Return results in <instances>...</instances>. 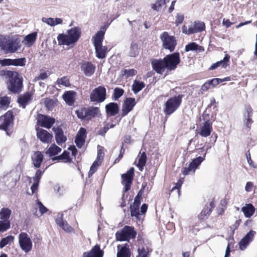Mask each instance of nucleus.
I'll return each mask as SVG.
<instances>
[{
  "instance_id": "obj_1",
  "label": "nucleus",
  "mask_w": 257,
  "mask_h": 257,
  "mask_svg": "<svg viewBox=\"0 0 257 257\" xmlns=\"http://www.w3.org/2000/svg\"><path fill=\"white\" fill-rule=\"evenodd\" d=\"M180 61L179 54L174 53L166 56L162 60H153L152 65L154 70L157 73L162 74L166 68L169 70L175 69Z\"/></svg>"
},
{
  "instance_id": "obj_2",
  "label": "nucleus",
  "mask_w": 257,
  "mask_h": 257,
  "mask_svg": "<svg viewBox=\"0 0 257 257\" xmlns=\"http://www.w3.org/2000/svg\"><path fill=\"white\" fill-rule=\"evenodd\" d=\"M22 46L20 37L16 35H0V48L5 53H14L20 49Z\"/></svg>"
},
{
  "instance_id": "obj_3",
  "label": "nucleus",
  "mask_w": 257,
  "mask_h": 257,
  "mask_svg": "<svg viewBox=\"0 0 257 257\" xmlns=\"http://www.w3.org/2000/svg\"><path fill=\"white\" fill-rule=\"evenodd\" d=\"M81 29L76 27L68 30L66 34H60L57 37L59 45L70 46L76 43L80 37Z\"/></svg>"
},
{
  "instance_id": "obj_4",
  "label": "nucleus",
  "mask_w": 257,
  "mask_h": 257,
  "mask_svg": "<svg viewBox=\"0 0 257 257\" xmlns=\"http://www.w3.org/2000/svg\"><path fill=\"white\" fill-rule=\"evenodd\" d=\"M9 79L7 82L8 88L14 93L21 91L23 85V78L17 72L10 70L6 71L4 73Z\"/></svg>"
},
{
  "instance_id": "obj_5",
  "label": "nucleus",
  "mask_w": 257,
  "mask_h": 257,
  "mask_svg": "<svg viewBox=\"0 0 257 257\" xmlns=\"http://www.w3.org/2000/svg\"><path fill=\"white\" fill-rule=\"evenodd\" d=\"M183 95L179 94L168 99L164 103L163 111L166 115H170L180 106Z\"/></svg>"
},
{
  "instance_id": "obj_6",
  "label": "nucleus",
  "mask_w": 257,
  "mask_h": 257,
  "mask_svg": "<svg viewBox=\"0 0 257 257\" xmlns=\"http://www.w3.org/2000/svg\"><path fill=\"white\" fill-rule=\"evenodd\" d=\"M137 233L132 226H125L120 231L116 234V239L120 241L128 240L130 239L135 238Z\"/></svg>"
},
{
  "instance_id": "obj_7",
  "label": "nucleus",
  "mask_w": 257,
  "mask_h": 257,
  "mask_svg": "<svg viewBox=\"0 0 257 257\" xmlns=\"http://www.w3.org/2000/svg\"><path fill=\"white\" fill-rule=\"evenodd\" d=\"M160 39L164 49H168L170 52L174 50L177 43L173 36H170L168 32H164L160 35Z\"/></svg>"
},
{
  "instance_id": "obj_8",
  "label": "nucleus",
  "mask_w": 257,
  "mask_h": 257,
  "mask_svg": "<svg viewBox=\"0 0 257 257\" xmlns=\"http://www.w3.org/2000/svg\"><path fill=\"white\" fill-rule=\"evenodd\" d=\"M105 98L106 89L102 86L93 89L90 94V101L95 103L102 102Z\"/></svg>"
},
{
  "instance_id": "obj_9",
  "label": "nucleus",
  "mask_w": 257,
  "mask_h": 257,
  "mask_svg": "<svg viewBox=\"0 0 257 257\" xmlns=\"http://www.w3.org/2000/svg\"><path fill=\"white\" fill-rule=\"evenodd\" d=\"M19 243L21 249L26 253L29 252L32 249V241L25 232H21L19 234Z\"/></svg>"
},
{
  "instance_id": "obj_10",
  "label": "nucleus",
  "mask_w": 257,
  "mask_h": 257,
  "mask_svg": "<svg viewBox=\"0 0 257 257\" xmlns=\"http://www.w3.org/2000/svg\"><path fill=\"white\" fill-rule=\"evenodd\" d=\"M134 175V168H131L127 172L121 175L122 184L124 186V192H127L130 189Z\"/></svg>"
},
{
  "instance_id": "obj_11",
  "label": "nucleus",
  "mask_w": 257,
  "mask_h": 257,
  "mask_svg": "<svg viewBox=\"0 0 257 257\" xmlns=\"http://www.w3.org/2000/svg\"><path fill=\"white\" fill-rule=\"evenodd\" d=\"M13 111L9 110L0 117V129L6 130L13 121Z\"/></svg>"
},
{
  "instance_id": "obj_12",
  "label": "nucleus",
  "mask_w": 257,
  "mask_h": 257,
  "mask_svg": "<svg viewBox=\"0 0 257 257\" xmlns=\"http://www.w3.org/2000/svg\"><path fill=\"white\" fill-rule=\"evenodd\" d=\"M55 122V120L54 118L42 114L39 115L37 118L38 124L48 129L50 128Z\"/></svg>"
},
{
  "instance_id": "obj_13",
  "label": "nucleus",
  "mask_w": 257,
  "mask_h": 257,
  "mask_svg": "<svg viewBox=\"0 0 257 257\" xmlns=\"http://www.w3.org/2000/svg\"><path fill=\"white\" fill-rule=\"evenodd\" d=\"M37 137L43 143L49 144L51 142L53 138L52 134L46 130L41 128H37Z\"/></svg>"
},
{
  "instance_id": "obj_14",
  "label": "nucleus",
  "mask_w": 257,
  "mask_h": 257,
  "mask_svg": "<svg viewBox=\"0 0 257 257\" xmlns=\"http://www.w3.org/2000/svg\"><path fill=\"white\" fill-rule=\"evenodd\" d=\"M255 233V231L251 230L241 239L239 243V248L241 250H243L247 247L249 243L253 240Z\"/></svg>"
},
{
  "instance_id": "obj_15",
  "label": "nucleus",
  "mask_w": 257,
  "mask_h": 257,
  "mask_svg": "<svg viewBox=\"0 0 257 257\" xmlns=\"http://www.w3.org/2000/svg\"><path fill=\"white\" fill-rule=\"evenodd\" d=\"M63 214L62 213H58L57 215L55 218V221L57 224L66 232H72L73 230V228L68 224L67 221L63 219Z\"/></svg>"
},
{
  "instance_id": "obj_16",
  "label": "nucleus",
  "mask_w": 257,
  "mask_h": 257,
  "mask_svg": "<svg viewBox=\"0 0 257 257\" xmlns=\"http://www.w3.org/2000/svg\"><path fill=\"white\" fill-rule=\"evenodd\" d=\"M212 131L211 123L206 121L197 130V133L202 137H207L210 135Z\"/></svg>"
},
{
  "instance_id": "obj_17",
  "label": "nucleus",
  "mask_w": 257,
  "mask_h": 257,
  "mask_svg": "<svg viewBox=\"0 0 257 257\" xmlns=\"http://www.w3.org/2000/svg\"><path fill=\"white\" fill-rule=\"evenodd\" d=\"M136 104V100L133 98H127L122 105V116L126 115L130 111H131Z\"/></svg>"
},
{
  "instance_id": "obj_18",
  "label": "nucleus",
  "mask_w": 257,
  "mask_h": 257,
  "mask_svg": "<svg viewBox=\"0 0 257 257\" xmlns=\"http://www.w3.org/2000/svg\"><path fill=\"white\" fill-rule=\"evenodd\" d=\"M103 251L100 249L99 245H95L89 251L84 252L83 257H102Z\"/></svg>"
},
{
  "instance_id": "obj_19",
  "label": "nucleus",
  "mask_w": 257,
  "mask_h": 257,
  "mask_svg": "<svg viewBox=\"0 0 257 257\" xmlns=\"http://www.w3.org/2000/svg\"><path fill=\"white\" fill-rule=\"evenodd\" d=\"M252 111L250 106L245 107V112L243 114V122L245 126L250 128L253 120H252Z\"/></svg>"
},
{
  "instance_id": "obj_20",
  "label": "nucleus",
  "mask_w": 257,
  "mask_h": 257,
  "mask_svg": "<svg viewBox=\"0 0 257 257\" xmlns=\"http://www.w3.org/2000/svg\"><path fill=\"white\" fill-rule=\"evenodd\" d=\"M81 69L86 76L89 77L94 74L95 70V66L91 62H86L82 64Z\"/></svg>"
},
{
  "instance_id": "obj_21",
  "label": "nucleus",
  "mask_w": 257,
  "mask_h": 257,
  "mask_svg": "<svg viewBox=\"0 0 257 257\" xmlns=\"http://www.w3.org/2000/svg\"><path fill=\"white\" fill-rule=\"evenodd\" d=\"M205 26L203 22H194L190 25V32L192 34L200 32L205 30Z\"/></svg>"
},
{
  "instance_id": "obj_22",
  "label": "nucleus",
  "mask_w": 257,
  "mask_h": 257,
  "mask_svg": "<svg viewBox=\"0 0 257 257\" xmlns=\"http://www.w3.org/2000/svg\"><path fill=\"white\" fill-rule=\"evenodd\" d=\"M53 130L54 131L55 133V139L57 143L61 146L62 144L64 143L66 140L67 138L63 134V132L61 128L59 127L55 128L53 127Z\"/></svg>"
},
{
  "instance_id": "obj_23",
  "label": "nucleus",
  "mask_w": 257,
  "mask_h": 257,
  "mask_svg": "<svg viewBox=\"0 0 257 257\" xmlns=\"http://www.w3.org/2000/svg\"><path fill=\"white\" fill-rule=\"evenodd\" d=\"M37 37V33L33 32L25 36L23 41H21V44L23 43L27 47H30L35 43Z\"/></svg>"
},
{
  "instance_id": "obj_24",
  "label": "nucleus",
  "mask_w": 257,
  "mask_h": 257,
  "mask_svg": "<svg viewBox=\"0 0 257 257\" xmlns=\"http://www.w3.org/2000/svg\"><path fill=\"white\" fill-rule=\"evenodd\" d=\"M31 158L34 167L39 168L44 158L42 153L39 151L36 152L32 155Z\"/></svg>"
},
{
  "instance_id": "obj_25",
  "label": "nucleus",
  "mask_w": 257,
  "mask_h": 257,
  "mask_svg": "<svg viewBox=\"0 0 257 257\" xmlns=\"http://www.w3.org/2000/svg\"><path fill=\"white\" fill-rule=\"evenodd\" d=\"M104 30H100L92 37V40L94 46L101 45L104 39Z\"/></svg>"
},
{
  "instance_id": "obj_26",
  "label": "nucleus",
  "mask_w": 257,
  "mask_h": 257,
  "mask_svg": "<svg viewBox=\"0 0 257 257\" xmlns=\"http://www.w3.org/2000/svg\"><path fill=\"white\" fill-rule=\"evenodd\" d=\"M76 94L73 91H68L63 95V98L67 104L71 106L74 102Z\"/></svg>"
},
{
  "instance_id": "obj_27",
  "label": "nucleus",
  "mask_w": 257,
  "mask_h": 257,
  "mask_svg": "<svg viewBox=\"0 0 257 257\" xmlns=\"http://www.w3.org/2000/svg\"><path fill=\"white\" fill-rule=\"evenodd\" d=\"M170 0H156L155 3L151 5L152 9L156 12H160L163 7H166V5Z\"/></svg>"
},
{
  "instance_id": "obj_28",
  "label": "nucleus",
  "mask_w": 257,
  "mask_h": 257,
  "mask_svg": "<svg viewBox=\"0 0 257 257\" xmlns=\"http://www.w3.org/2000/svg\"><path fill=\"white\" fill-rule=\"evenodd\" d=\"M106 111L107 113L110 116H114L118 112V106L117 103L111 102L106 105Z\"/></svg>"
},
{
  "instance_id": "obj_29",
  "label": "nucleus",
  "mask_w": 257,
  "mask_h": 257,
  "mask_svg": "<svg viewBox=\"0 0 257 257\" xmlns=\"http://www.w3.org/2000/svg\"><path fill=\"white\" fill-rule=\"evenodd\" d=\"M42 21L51 27H54L57 25L62 24L63 20L61 18H42Z\"/></svg>"
},
{
  "instance_id": "obj_30",
  "label": "nucleus",
  "mask_w": 257,
  "mask_h": 257,
  "mask_svg": "<svg viewBox=\"0 0 257 257\" xmlns=\"http://www.w3.org/2000/svg\"><path fill=\"white\" fill-rule=\"evenodd\" d=\"M12 210L7 207H3L0 210V219L11 222L10 218Z\"/></svg>"
},
{
  "instance_id": "obj_31",
  "label": "nucleus",
  "mask_w": 257,
  "mask_h": 257,
  "mask_svg": "<svg viewBox=\"0 0 257 257\" xmlns=\"http://www.w3.org/2000/svg\"><path fill=\"white\" fill-rule=\"evenodd\" d=\"M241 211L246 217L249 218L254 213L255 208L251 204H246L241 208Z\"/></svg>"
},
{
  "instance_id": "obj_32",
  "label": "nucleus",
  "mask_w": 257,
  "mask_h": 257,
  "mask_svg": "<svg viewBox=\"0 0 257 257\" xmlns=\"http://www.w3.org/2000/svg\"><path fill=\"white\" fill-rule=\"evenodd\" d=\"M32 99V95L30 93H27L22 96H21L18 98V102L19 104L25 108L26 105Z\"/></svg>"
},
{
  "instance_id": "obj_33",
  "label": "nucleus",
  "mask_w": 257,
  "mask_h": 257,
  "mask_svg": "<svg viewBox=\"0 0 257 257\" xmlns=\"http://www.w3.org/2000/svg\"><path fill=\"white\" fill-rule=\"evenodd\" d=\"M95 47L96 57L99 59H103L106 56V52L107 48L105 46L101 45L96 46Z\"/></svg>"
},
{
  "instance_id": "obj_34",
  "label": "nucleus",
  "mask_w": 257,
  "mask_h": 257,
  "mask_svg": "<svg viewBox=\"0 0 257 257\" xmlns=\"http://www.w3.org/2000/svg\"><path fill=\"white\" fill-rule=\"evenodd\" d=\"M229 58L230 56L228 54H226L222 60L218 61L216 63L213 64L212 65H211L210 69L213 70L220 66H221L223 68H226L227 65V63L229 61Z\"/></svg>"
},
{
  "instance_id": "obj_35",
  "label": "nucleus",
  "mask_w": 257,
  "mask_h": 257,
  "mask_svg": "<svg viewBox=\"0 0 257 257\" xmlns=\"http://www.w3.org/2000/svg\"><path fill=\"white\" fill-rule=\"evenodd\" d=\"M140 202L135 199V201L132 205L131 206V215L132 216H135L138 219L140 215L139 206Z\"/></svg>"
},
{
  "instance_id": "obj_36",
  "label": "nucleus",
  "mask_w": 257,
  "mask_h": 257,
  "mask_svg": "<svg viewBox=\"0 0 257 257\" xmlns=\"http://www.w3.org/2000/svg\"><path fill=\"white\" fill-rule=\"evenodd\" d=\"M139 53V49L138 44L136 42H133L131 44V46L128 52V55L130 57H135L138 55Z\"/></svg>"
},
{
  "instance_id": "obj_37",
  "label": "nucleus",
  "mask_w": 257,
  "mask_h": 257,
  "mask_svg": "<svg viewBox=\"0 0 257 257\" xmlns=\"http://www.w3.org/2000/svg\"><path fill=\"white\" fill-rule=\"evenodd\" d=\"M61 151V148L56 146L55 144H52L46 150V154L50 157L55 156Z\"/></svg>"
},
{
  "instance_id": "obj_38",
  "label": "nucleus",
  "mask_w": 257,
  "mask_h": 257,
  "mask_svg": "<svg viewBox=\"0 0 257 257\" xmlns=\"http://www.w3.org/2000/svg\"><path fill=\"white\" fill-rule=\"evenodd\" d=\"M130 256L129 246L127 244L122 246L117 253V257H130Z\"/></svg>"
},
{
  "instance_id": "obj_39",
  "label": "nucleus",
  "mask_w": 257,
  "mask_h": 257,
  "mask_svg": "<svg viewBox=\"0 0 257 257\" xmlns=\"http://www.w3.org/2000/svg\"><path fill=\"white\" fill-rule=\"evenodd\" d=\"M87 120L91 119L92 117L97 116L100 113L99 109L97 107H92L87 108Z\"/></svg>"
},
{
  "instance_id": "obj_40",
  "label": "nucleus",
  "mask_w": 257,
  "mask_h": 257,
  "mask_svg": "<svg viewBox=\"0 0 257 257\" xmlns=\"http://www.w3.org/2000/svg\"><path fill=\"white\" fill-rule=\"evenodd\" d=\"M52 160H62L65 163H70L71 162V159L69 157V153L67 151H64L61 155L54 157Z\"/></svg>"
},
{
  "instance_id": "obj_41",
  "label": "nucleus",
  "mask_w": 257,
  "mask_h": 257,
  "mask_svg": "<svg viewBox=\"0 0 257 257\" xmlns=\"http://www.w3.org/2000/svg\"><path fill=\"white\" fill-rule=\"evenodd\" d=\"M145 86V84L143 82H140L135 80L132 85V89L135 93H137L141 91Z\"/></svg>"
},
{
  "instance_id": "obj_42",
  "label": "nucleus",
  "mask_w": 257,
  "mask_h": 257,
  "mask_svg": "<svg viewBox=\"0 0 257 257\" xmlns=\"http://www.w3.org/2000/svg\"><path fill=\"white\" fill-rule=\"evenodd\" d=\"M14 237L12 235H9L3 238L0 241V248H2L8 244H11L14 241Z\"/></svg>"
},
{
  "instance_id": "obj_43",
  "label": "nucleus",
  "mask_w": 257,
  "mask_h": 257,
  "mask_svg": "<svg viewBox=\"0 0 257 257\" xmlns=\"http://www.w3.org/2000/svg\"><path fill=\"white\" fill-rule=\"evenodd\" d=\"M139 162L137 166L140 171H142L144 166L146 165L147 157L145 152H143L140 156H139Z\"/></svg>"
},
{
  "instance_id": "obj_44",
  "label": "nucleus",
  "mask_w": 257,
  "mask_h": 257,
  "mask_svg": "<svg viewBox=\"0 0 257 257\" xmlns=\"http://www.w3.org/2000/svg\"><path fill=\"white\" fill-rule=\"evenodd\" d=\"M199 50L200 51L203 50V48L201 46H199L196 43L192 42L188 44L185 46V51L188 52L190 51H194Z\"/></svg>"
},
{
  "instance_id": "obj_45",
  "label": "nucleus",
  "mask_w": 257,
  "mask_h": 257,
  "mask_svg": "<svg viewBox=\"0 0 257 257\" xmlns=\"http://www.w3.org/2000/svg\"><path fill=\"white\" fill-rule=\"evenodd\" d=\"M206 151L203 155V157H198L197 158H195L193 160V161L190 163V164L196 170V169L198 167V166L204 161L205 156L206 155Z\"/></svg>"
},
{
  "instance_id": "obj_46",
  "label": "nucleus",
  "mask_w": 257,
  "mask_h": 257,
  "mask_svg": "<svg viewBox=\"0 0 257 257\" xmlns=\"http://www.w3.org/2000/svg\"><path fill=\"white\" fill-rule=\"evenodd\" d=\"M78 117L81 119L87 120V108H82L75 111Z\"/></svg>"
},
{
  "instance_id": "obj_47",
  "label": "nucleus",
  "mask_w": 257,
  "mask_h": 257,
  "mask_svg": "<svg viewBox=\"0 0 257 257\" xmlns=\"http://www.w3.org/2000/svg\"><path fill=\"white\" fill-rule=\"evenodd\" d=\"M56 83L59 87L61 85L67 87L70 85L68 78L66 76L58 79Z\"/></svg>"
},
{
  "instance_id": "obj_48",
  "label": "nucleus",
  "mask_w": 257,
  "mask_h": 257,
  "mask_svg": "<svg viewBox=\"0 0 257 257\" xmlns=\"http://www.w3.org/2000/svg\"><path fill=\"white\" fill-rule=\"evenodd\" d=\"M10 103V98L7 96L0 97V108L6 109Z\"/></svg>"
},
{
  "instance_id": "obj_49",
  "label": "nucleus",
  "mask_w": 257,
  "mask_h": 257,
  "mask_svg": "<svg viewBox=\"0 0 257 257\" xmlns=\"http://www.w3.org/2000/svg\"><path fill=\"white\" fill-rule=\"evenodd\" d=\"M121 74L128 78L136 75L137 74V71L134 69H124L121 71Z\"/></svg>"
},
{
  "instance_id": "obj_50",
  "label": "nucleus",
  "mask_w": 257,
  "mask_h": 257,
  "mask_svg": "<svg viewBox=\"0 0 257 257\" xmlns=\"http://www.w3.org/2000/svg\"><path fill=\"white\" fill-rule=\"evenodd\" d=\"M11 227V222L0 219V232H4Z\"/></svg>"
},
{
  "instance_id": "obj_51",
  "label": "nucleus",
  "mask_w": 257,
  "mask_h": 257,
  "mask_svg": "<svg viewBox=\"0 0 257 257\" xmlns=\"http://www.w3.org/2000/svg\"><path fill=\"white\" fill-rule=\"evenodd\" d=\"M138 255L137 257H149V251L148 248L144 247L139 248L138 249Z\"/></svg>"
},
{
  "instance_id": "obj_52",
  "label": "nucleus",
  "mask_w": 257,
  "mask_h": 257,
  "mask_svg": "<svg viewBox=\"0 0 257 257\" xmlns=\"http://www.w3.org/2000/svg\"><path fill=\"white\" fill-rule=\"evenodd\" d=\"M25 58L12 59V65L23 66L25 65Z\"/></svg>"
},
{
  "instance_id": "obj_53",
  "label": "nucleus",
  "mask_w": 257,
  "mask_h": 257,
  "mask_svg": "<svg viewBox=\"0 0 257 257\" xmlns=\"http://www.w3.org/2000/svg\"><path fill=\"white\" fill-rule=\"evenodd\" d=\"M100 165V163L98 161H95L91 165L89 172L88 173V177H90L96 171L97 167Z\"/></svg>"
},
{
  "instance_id": "obj_54",
  "label": "nucleus",
  "mask_w": 257,
  "mask_h": 257,
  "mask_svg": "<svg viewBox=\"0 0 257 257\" xmlns=\"http://www.w3.org/2000/svg\"><path fill=\"white\" fill-rule=\"evenodd\" d=\"M211 212V209H209V207L204 208L200 213L199 217L200 219L204 220L208 217Z\"/></svg>"
},
{
  "instance_id": "obj_55",
  "label": "nucleus",
  "mask_w": 257,
  "mask_h": 257,
  "mask_svg": "<svg viewBox=\"0 0 257 257\" xmlns=\"http://www.w3.org/2000/svg\"><path fill=\"white\" fill-rule=\"evenodd\" d=\"M123 93L124 91L122 89L119 88H115L114 90L113 97L115 100H116L120 96H121Z\"/></svg>"
},
{
  "instance_id": "obj_56",
  "label": "nucleus",
  "mask_w": 257,
  "mask_h": 257,
  "mask_svg": "<svg viewBox=\"0 0 257 257\" xmlns=\"http://www.w3.org/2000/svg\"><path fill=\"white\" fill-rule=\"evenodd\" d=\"M195 169L194 167H192L190 164L189 165L188 167H184L183 168L182 173L184 175H187L191 173H194Z\"/></svg>"
},
{
  "instance_id": "obj_57",
  "label": "nucleus",
  "mask_w": 257,
  "mask_h": 257,
  "mask_svg": "<svg viewBox=\"0 0 257 257\" xmlns=\"http://www.w3.org/2000/svg\"><path fill=\"white\" fill-rule=\"evenodd\" d=\"M37 207L39 209L41 215L44 214L48 211V209L40 201H37Z\"/></svg>"
},
{
  "instance_id": "obj_58",
  "label": "nucleus",
  "mask_w": 257,
  "mask_h": 257,
  "mask_svg": "<svg viewBox=\"0 0 257 257\" xmlns=\"http://www.w3.org/2000/svg\"><path fill=\"white\" fill-rule=\"evenodd\" d=\"M76 137L85 140L86 138V130L84 128L81 127L78 132Z\"/></svg>"
},
{
  "instance_id": "obj_59",
  "label": "nucleus",
  "mask_w": 257,
  "mask_h": 257,
  "mask_svg": "<svg viewBox=\"0 0 257 257\" xmlns=\"http://www.w3.org/2000/svg\"><path fill=\"white\" fill-rule=\"evenodd\" d=\"M246 157L249 165L253 168H255L256 167V166L254 164L253 161L251 160L250 154L249 151L246 153Z\"/></svg>"
},
{
  "instance_id": "obj_60",
  "label": "nucleus",
  "mask_w": 257,
  "mask_h": 257,
  "mask_svg": "<svg viewBox=\"0 0 257 257\" xmlns=\"http://www.w3.org/2000/svg\"><path fill=\"white\" fill-rule=\"evenodd\" d=\"M184 20V16L183 15L177 14L176 16L175 24L177 26L181 24Z\"/></svg>"
},
{
  "instance_id": "obj_61",
  "label": "nucleus",
  "mask_w": 257,
  "mask_h": 257,
  "mask_svg": "<svg viewBox=\"0 0 257 257\" xmlns=\"http://www.w3.org/2000/svg\"><path fill=\"white\" fill-rule=\"evenodd\" d=\"M0 64L3 66L12 65V59H4L3 60H0Z\"/></svg>"
},
{
  "instance_id": "obj_62",
  "label": "nucleus",
  "mask_w": 257,
  "mask_h": 257,
  "mask_svg": "<svg viewBox=\"0 0 257 257\" xmlns=\"http://www.w3.org/2000/svg\"><path fill=\"white\" fill-rule=\"evenodd\" d=\"M48 77V75L46 72H42L40 73V74L35 77V80H45Z\"/></svg>"
},
{
  "instance_id": "obj_63",
  "label": "nucleus",
  "mask_w": 257,
  "mask_h": 257,
  "mask_svg": "<svg viewBox=\"0 0 257 257\" xmlns=\"http://www.w3.org/2000/svg\"><path fill=\"white\" fill-rule=\"evenodd\" d=\"M42 174L43 172L40 170H38L35 174V177H34V182L38 181V182L39 183Z\"/></svg>"
},
{
  "instance_id": "obj_64",
  "label": "nucleus",
  "mask_w": 257,
  "mask_h": 257,
  "mask_svg": "<svg viewBox=\"0 0 257 257\" xmlns=\"http://www.w3.org/2000/svg\"><path fill=\"white\" fill-rule=\"evenodd\" d=\"M75 144L77 147L79 148H81L82 146L83 145L85 140L78 138L77 137H76L75 141Z\"/></svg>"
}]
</instances>
